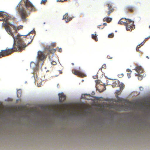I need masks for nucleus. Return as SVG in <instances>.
<instances>
[{"label": "nucleus", "instance_id": "3", "mask_svg": "<svg viewBox=\"0 0 150 150\" xmlns=\"http://www.w3.org/2000/svg\"><path fill=\"white\" fill-rule=\"evenodd\" d=\"M134 21H131L130 19H127L126 25H125L127 30L131 31L135 28V26L134 24Z\"/></svg>", "mask_w": 150, "mask_h": 150}, {"label": "nucleus", "instance_id": "39", "mask_svg": "<svg viewBox=\"0 0 150 150\" xmlns=\"http://www.w3.org/2000/svg\"><path fill=\"white\" fill-rule=\"evenodd\" d=\"M62 72L61 71V74H62Z\"/></svg>", "mask_w": 150, "mask_h": 150}, {"label": "nucleus", "instance_id": "20", "mask_svg": "<svg viewBox=\"0 0 150 150\" xmlns=\"http://www.w3.org/2000/svg\"><path fill=\"white\" fill-rule=\"evenodd\" d=\"M68 0H57V2H63L65 1H67Z\"/></svg>", "mask_w": 150, "mask_h": 150}, {"label": "nucleus", "instance_id": "28", "mask_svg": "<svg viewBox=\"0 0 150 150\" xmlns=\"http://www.w3.org/2000/svg\"><path fill=\"white\" fill-rule=\"evenodd\" d=\"M102 67L103 68H104V69H105V68H106V65H105V64H104V65H103L102 66Z\"/></svg>", "mask_w": 150, "mask_h": 150}, {"label": "nucleus", "instance_id": "10", "mask_svg": "<svg viewBox=\"0 0 150 150\" xmlns=\"http://www.w3.org/2000/svg\"><path fill=\"white\" fill-rule=\"evenodd\" d=\"M127 21V19L123 18L121 19L118 22V24L120 25H126Z\"/></svg>", "mask_w": 150, "mask_h": 150}, {"label": "nucleus", "instance_id": "24", "mask_svg": "<svg viewBox=\"0 0 150 150\" xmlns=\"http://www.w3.org/2000/svg\"><path fill=\"white\" fill-rule=\"evenodd\" d=\"M127 71L128 72H129V73H130V74H131V73L132 72V71L131 70L129 69H127Z\"/></svg>", "mask_w": 150, "mask_h": 150}, {"label": "nucleus", "instance_id": "21", "mask_svg": "<svg viewBox=\"0 0 150 150\" xmlns=\"http://www.w3.org/2000/svg\"><path fill=\"white\" fill-rule=\"evenodd\" d=\"M56 44L54 43H51L50 46L52 47H54L55 46Z\"/></svg>", "mask_w": 150, "mask_h": 150}, {"label": "nucleus", "instance_id": "17", "mask_svg": "<svg viewBox=\"0 0 150 150\" xmlns=\"http://www.w3.org/2000/svg\"><path fill=\"white\" fill-rule=\"evenodd\" d=\"M124 85L122 83H121L119 85L120 90L121 91H122L123 90L124 87Z\"/></svg>", "mask_w": 150, "mask_h": 150}, {"label": "nucleus", "instance_id": "16", "mask_svg": "<svg viewBox=\"0 0 150 150\" xmlns=\"http://www.w3.org/2000/svg\"><path fill=\"white\" fill-rule=\"evenodd\" d=\"M92 38L94 40L96 41H98V39L96 34L94 35L92 34Z\"/></svg>", "mask_w": 150, "mask_h": 150}, {"label": "nucleus", "instance_id": "1", "mask_svg": "<svg viewBox=\"0 0 150 150\" xmlns=\"http://www.w3.org/2000/svg\"><path fill=\"white\" fill-rule=\"evenodd\" d=\"M11 18L10 19L5 21L3 26L8 33L12 37L14 40V43L12 49H6V50L1 51L0 58L8 56L14 52H21L25 50V47L31 42L33 39V37L30 36L31 32L26 35H20L18 34L14 37L13 33H16L18 30L22 29L23 26H15L10 24L8 21L12 19Z\"/></svg>", "mask_w": 150, "mask_h": 150}, {"label": "nucleus", "instance_id": "35", "mask_svg": "<svg viewBox=\"0 0 150 150\" xmlns=\"http://www.w3.org/2000/svg\"><path fill=\"white\" fill-rule=\"evenodd\" d=\"M146 57V58H147L148 59L149 58V57L148 56H147Z\"/></svg>", "mask_w": 150, "mask_h": 150}, {"label": "nucleus", "instance_id": "14", "mask_svg": "<svg viewBox=\"0 0 150 150\" xmlns=\"http://www.w3.org/2000/svg\"><path fill=\"white\" fill-rule=\"evenodd\" d=\"M135 70L138 73L140 74L143 73V70L142 68L140 66H137L136 67Z\"/></svg>", "mask_w": 150, "mask_h": 150}, {"label": "nucleus", "instance_id": "8", "mask_svg": "<svg viewBox=\"0 0 150 150\" xmlns=\"http://www.w3.org/2000/svg\"><path fill=\"white\" fill-rule=\"evenodd\" d=\"M45 51L46 52H49L48 54H49L50 53H54L56 51V50L52 48L50 46H49L46 47Z\"/></svg>", "mask_w": 150, "mask_h": 150}, {"label": "nucleus", "instance_id": "9", "mask_svg": "<svg viewBox=\"0 0 150 150\" xmlns=\"http://www.w3.org/2000/svg\"><path fill=\"white\" fill-rule=\"evenodd\" d=\"M121 91H121L120 90V91L117 90L116 92L117 94V101L119 102H122L123 101H125V100L123 99L122 98H119L118 96V95H119L121 93Z\"/></svg>", "mask_w": 150, "mask_h": 150}, {"label": "nucleus", "instance_id": "4", "mask_svg": "<svg viewBox=\"0 0 150 150\" xmlns=\"http://www.w3.org/2000/svg\"><path fill=\"white\" fill-rule=\"evenodd\" d=\"M107 5L108 7V10L105 11V13L107 15L109 16L111 13L114 11V9L112 7V5L110 3H108Z\"/></svg>", "mask_w": 150, "mask_h": 150}, {"label": "nucleus", "instance_id": "2", "mask_svg": "<svg viewBox=\"0 0 150 150\" xmlns=\"http://www.w3.org/2000/svg\"><path fill=\"white\" fill-rule=\"evenodd\" d=\"M22 5L24 6L26 8L31 11H35V9L33 4L28 0H21L17 6V9L23 21L25 22L28 16L26 11Z\"/></svg>", "mask_w": 150, "mask_h": 150}, {"label": "nucleus", "instance_id": "34", "mask_svg": "<svg viewBox=\"0 0 150 150\" xmlns=\"http://www.w3.org/2000/svg\"><path fill=\"white\" fill-rule=\"evenodd\" d=\"M71 64H72V65H74V63H71Z\"/></svg>", "mask_w": 150, "mask_h": 150}, {"label": "nucleus", "instance_id": "36", "mask_svg": "<svg viewBox=\"0 0 150 150\" xmlns=\"http://www.w3.org/2000/svg\"><path fill=\"white\" fill-rule=\"evenodd\" d=\"M108 58H110V59H112V57H111V58H109V57H108Z\"/></svg>", "mask_w": 150, "mask_h": 150}, {"label": "nucleus", "instance_id": "15", "mask_svg": "<svg viewBox=\"0 0 150 150\" xmlns=\"http://www.w3.org/2000/svg\"><path fill=\"white\" fill-rule=\"evenodd\" d=\"M112 20V19L110 18H105L103 19V21H106L107 22L109 23Z\"/></svg>", "mask_w": 150, "mask_h": 150}, {"label": "nucleus", "instance_id": "7", "mask_svg": "<svg viewBox=\"0 0 150 150\" xmlns=\"http://www.w3.org/2000/svg\"><path fill=\"white\" fill-rule=\"evenodd\" d=\"M38 59L40 60H42L45 58V56L43 52L40 51L38 52Z\"/></svg>", "mask_w": 150, "mask_h": 150}, {"label": "nucleus", "instance_id": "6", "mask_svg": "<svg viewBox=\"0 0 150 150\" xmlns=\"http://www.w3.org/2000/svg\"><path fill=\"white\" fill-rule=\"evenodd\" d=\"M11 17L9 16L2 15L0 13V21L5 22L11 19Z\"/></svg>", "mask_w": 150, "mask_h": 150}, {"label": "nucleus", "instance_id": "26", "mask_svg": "<svg viewBox=\"0 0 150 150\" xmlns=\"http://www.w3.org/2000/svg\"><path fill=\"white\" fill-rule=\"evenodd\" d=\"M140 46L139 45H138L136 48V50L137 51H139V48H140Z\"/></svg>", "mask_w": 150, "mask_h": 150}, {"label": "nucleus", "instance_id": "29", "mask_svg": "<svg viewBox=\"0 0 150 150\" xmlns=\"http://www.w3.org/2000/svg\"><path fill=\"white\" fill-rule=\"evenodd\" d=\"M140 74L138 73H137V74H135V76H138Z\"/></svg>", "mask_w": 150, "mask_h": 150}, {"label": "nucleus", "instance_id": "13", "mask_svg": "<svg viewBox=\"0 0 150 150\" xmlns=\"http://www.w3.org/2000/svg\"><path fill=\"white\" fill-rule=\"evenodd\" d=\"M126 9L128 12H132L134 10L135 8L133 6L129 5L126 7Z\"/></svg>", "mask_w": 150, "mask_h": 150}, {"label": "nucleus", "instance_id": "27", "mask_svg": "<svg viewBox=\"0 0 150 150\" xmlns=\"http://www.w3.org/2000/svg\"><path fill=\"white\" fill-rule=\"evenodd\" d=\"M62 49L61 48H60L58 50V51L59 52H62Z\"/></svg>", "mask_w": 150, "mask_h": 150}, {"label": "nucleus", "instance_id": "37", "mask_svg": "<svg viewBox=\"0 0 150 150\" xmlns=\"http://www.w3.org/2000/svg\"><path fill=\"white\" fill-rule=\"evenodd\" d=\"M149 28H150V25L149 26ZM150 38V37H149L148 38Z\"/></svg>", "mask_w": 150, "mask_h": 150}, {"label": "nucleus", "instance_id": "31", "mask_svg": "<svg viewBox=\"0 0 150 150\" xmlns=\"http://www.w3.org/2000/svg\"><path fill=\"white\" fill-rule=\"evenodd\" d=\"M119 107H120L121 108H122L123 107H124V106L123 105H119Z\"/></svg>", "mask_w": 150, "mask_h": 150}, {"label": "nucleus", "instance_id": "12", "mask_svg": "<svg viewBox=\"0 0 150 150\" xmlns=\"http://www.w3.org/2000/svg\"><path fill=\"white\" fill-rule=\"evenodd\" d=\"M59 100L60 102H62L65 101L66 96L63 93L59 94Z\"/></svg>", "mask_w": 150, "mask_h": 150}, {"label": "nucleus", "instance_id": "38", "mask_svg": "<svg viewBox=\"0 0 150 150\" xmlns=\"http://www.w3.org/2000/svg\"><path fill=\"white\" fill-rule=\"evenodd\" d=\"M35 71H37V70H35Z\"/></svg>", "mask_w": 150, "mask_h": 150}, {"label": "nucleus", "instance_id": "32", "mask_svg": "<svg viewBox=\"0 0 150 150\" xmlns=\"http://www.w3.org/2000/svg\"><path fill=\"white\" fill-rule=\"evenodd\" d=\"M103 25H107V24L106 23H103Z\"/></svg>", "mask_w": 150, "mask_h": 150}, {"label": "nucleus", "instance_id": "18", "mask_svg": "<svg viewBox=\"0 0 150 150\" xmlns=\"http://www.w3.org/2000/svg\"><path fill=\"white\" fill-rule=\"evenodd\" d=\"M47 0H42L41 4H45L47 2Z\"/></svg>", "mask_w": 150, "mask_h": 150}, {"label": "nucleus", "instance_id": "19", "mask_svg": "<svg viewBox=\"0 0 150 150\" xmlns=\"http://www.w3.org/2000/svg\"><path fill=\"white\" fill-rule=\"evenodd\" d=\"M114 36V35L113 33H111L108 35V37L109 38H112Z\"/></svg>", "mask_w": 150, "mask_h": 150}, {"label": "nucleus", "instance_id": "5", "mask_svg": "<svg viewBox=\"0 0 150 150\" xmlns=\"http://www.w3.org/2000/svg\"><path fill=\"white\" fill-rule=\"evenodd\" d=\"M72 72L74 75L81 77H83L85 76V75L83 73L75 69H73L72 70Z\"/></svg>", "mask_w": 150, "mask_h": 150}, {"label": "nucleus", "instance_id": "30", "mask_svg": "<svg viewBox=\"0 0 150 150\" xmlns=\"http://www.w3.org/2000/svg\"><path fill=\"white\" fill-rule=\"evenodd\" d=\"M139 89L140 91H142L143 89V88L142 87H139Z\"/></svg>", "mask_w": 150, "mask_h": 150}, {"label": "nucleus", "instance_id": "33", "mask_svg": "<svg viewBox=\"0 0 150 150\" xmlns=\"http://www.w3.org/2000/svg\"><path fill=\"white\" fill-rule=\"evenodd\" d=\"M123 110V109H120L119 110H120V111H121V110Z\"/></svg>", "mask_w": 150, "mask_h": 150}, {"label": "nucleus", "instance_id": "25", "mask_svg": "<svg viewBox=\"0 0 150 150\" xmlns=\"http://www.w3.org/2000/svg\"><path fill=\"white\" fill-rule=\"evenodd\" d=\"M130 74H130V73H128L127 74V76L129 78L131 77Z\"/></svg>", "mask_w": 150, "mask_h": 150}, {"label": "nucleus", "instance_id": "22", "mask_svg": "<svg viewBox=\"0 0 150 150\" xmlns=\"http://www.w3.org/2000/svg\"><path fill=\"white\" fill-rule=\"evenodd\" d=\"M142 75L140 74L138 76V79L139 80H141L142 79V77L141 76Z\"/></svg>", "mask_w": 150, "mask_h": 150}, {"label": "nucleus", "instance_id": "11", "mask_svg": "<svg viewBox=\"0 0 150 150\" xmlns=\"http://www.w3.org/2000/svg\"><path fill=\"white\" fill-rule=\"evenodd\" d=\"M72 19L71 18L69 17L67 13H66L64 16L63 18V20H64L66 23H68Z\"/></svg>", "mask_w": 150, "mask_h": 150}, {"label": "nucleus", "instance_id": "23", "mask_svg": "<svg viewBox=\"0 0 150 150\" xmlns=\"http://www.w3.org/2000/svg\"><path fill=\"white\" fill-rule=\"evenodd\" d=\"M51 63V64L53 65H55L56 64H57L56 62L55 61H52Z\"/></svg>", "mask_w": 150, "mask_h": 150}]
</instances>
